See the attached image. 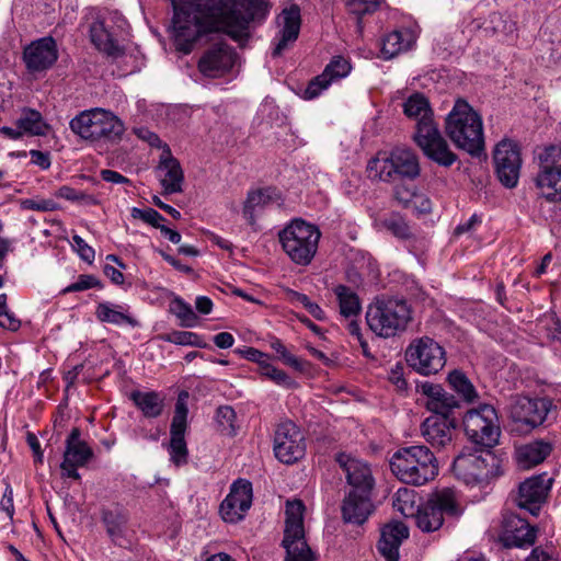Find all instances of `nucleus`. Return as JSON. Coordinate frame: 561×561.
Returning a JSON list of instances; mask_svg holds the SVG:
<instances>
[{"label": "nucleus", "instance_id": "nucleus-1", "mask_svg": "<svg viewBox=\"0 0 561 561\" xmlns=\"http://www.w3.org/2000/svg\"><path fill=\"white\" fill-rule=\"evenodd\" d=\"M272 3L268 0H182L172 19L176 48L188 54L202 37L222 33L244 45L264 23Z\"/></svg>", "mask_w": 561, "mask_h": 561}, {"label": "nucleus", "instance_id": "nucleus-2", "mask_svg": "<svg viewBox=\"0 0 561 561\" xmlns=\"http://www.w3.org/2000/svg\"><path fill=\"white\" fill-rule=\"evenodd\" d=\"M445 133L453 144L472 157L485 150L481 115L463 99L456 100L445 118Z\"/></svg>", "mask_w": 561, "mask_h": 561}, {"label": "nucleus", "instance_id": "nucleus-3", "mask_svg": "<svg viewBox=\"0 0 561 561\" xmlns=\"http://www.w3.org/2000/svg\"><path fill=\"white\" fill-rule=\"evenodd\" d=\"M390 468L400 481L413 485H423L438 473L434 454L423 445L397 450L390 460Z\"/></svg>", "mask_w": 561, "mask_h": 561}, {"label": "nucleus", "instance_id": "nucleus-4", "mask_svg": "<svg viewBox=\"0 0 561 561\" xmlns=\"http://www.w3.org/2000/svg\"><path fill=\"white\" fill-rule=\"evenodd\" d=\"M412 319V311L404 299L393 297L376 298L366 311L369 329L379 337H393L405 331Z\"/></svg>", "mask_w": 561, "mask_h": 561}, {"label": "nucleus", "instance_id": "nucleus-5", "mask_svg": "<svg viewBox=\"0 0 561 561\" xmlns=\"http://www.w3.org/2000/svg\"><path fill=\"white\" fill-rule=\"evenodd\" d=\"M70 129L91 142H116L125 130L123 122L103 108L85 110L69 123Z\"/></svg>", "mask_w": 561, "mask_h": 561}, {"label": "nucleus", "instance_id": "nucleus-6", "mask_svg": "<svg viewBox=\"0 0 561 561\" xmlns=\"http://www.w3.org/2000/svg\"><path fill=\"white\" fill-rule=\"evenodd\" d=\"M278 238L288 257L297 265L307 266L318 251L321 232L312 224L294 219L279 231Z\"/></svg>", "mask_w": 561, "mask_h": 561}, {"label": "nucleus", "instance_id": "nucleus-7", "mask_svg": "<svg viewBox=\"0 0 561 561\" xmlns=\"http://www.w3.org/2000/svg\"><path fill=\"white\" fill-rule=\"evenodd\" d=\"M368 176L382 182L397 179L415 180L421 173L419 158L408 148H396L387 156H377L367 164Z\"/></svg>", "mask_w": 561, "mask_h": 561}, {"label": "nucleus", "instance_id": "nucleus-8", "mask_svg": "<svg viewBox=\"0 0 561 561\" xmlns=\"http://www.w3.org/2000/svg\"><path fill=\"white\" fill-rule=\"evenodd\" d=\"M462 514L458 495L455 490L446 488L434 493L431 499L414 514L416 526L425 533L439 529L444 516L459 517Z\"/></svg>", "mask_w": 561, "mask_h": 561}, {"label": "nucleus", "instance_id": "nucleus-9", "mask_svg": "<svg viewBox=\"0 0 561 561\" xmlns=\"http://www.w3.org/2000/svg\"><path fill=\"white\" fill-rule=\"evenodd\" d=\"M305 506L301 501H288L286 504V519L284 529L283 547L286 549L285 561H316L305 539L304 529Z\"/></svg>", "mask_w": 561, "mask_h": 561}, {"label": "nucleus", "instance_id": "nucleus-10", "mask_svg": "<svg viewBox=\"0 0 561 561\" xmlns=\"http://www.w3.org/2000/svg\"><path fill=\"white\" fill-rule=\"evenodd\" d=\"M468 439L481 448L492 449L499 443L501 427L497 413L491 404L469 410L462 420Z\"/></svg>", "mask_w": 561, "mask_h": 561}, {"label": "nucleus", "instance_id": "nucleus-11", "mask_svg": "<svg viewBox=\"0 0 561 561\" xmlns=\"http://www.w3.org/2000/svg\"><path fill=\"white\" fill-rule=\"evenodd\" d=\"M537 158L539 160L537 187L547 201H561V146H547L537 153Z\"/></svg>", "mask_w": 561, "mask_h": 561}, {"label": "nucleus", "instance_id": "nucleus-12", "mask_svg": "<svg viewBox=\"0 0 561 561\" xmlns=\"http://www.w3.org/2000/svg\"><path fill=\"white\" fill-rule=\"evenodd\" d=\"M410 367L421 375L428 376L440 371L446 365V352L436 341L423 336L413 341L405 351Z\"/></svg>", "mask_w": 561, "mask_h": 561}, {"label": "nucleus", "instance_id": "nucleus-13", "mask_svg": "<svg viewBox=\"0 0 561 561\" xmlns=\"http://www.w3.org/2000/svg\"><path fill=\"white\" fill-rule=\"evenodd\" d=\"M453 468L468 483L481 481L496 474L499 459L491 449L481 448L479 453H461L454 460Z\"/></svg>", "mask_w": 561, "mask_h": 561}, {"label": "nucleus", "instance_id": "nucleus-14", "mask_svg": "<svg viewBox=\"0 0 561 561\" xmlns=\"http://www.w3.org/2000/svg\"><path fill=\"white\" fill-rule=\"evenodd\" d=\"M413 139L424 156L438 165L449 168L456 162L457 154L450 150L436 123L433 125L423 123L415 130Z\"/></svg>", "mask_w": 561, "mask_h": 561}, {"label": "nucleus", "instance_id": "nucleus-15", "mask_svg": "<svg viewBox=\"0 0 561 561\" xmlns=\"http://www.w3.org/2000/svg\"><path fill=\"white\" fill-rule=\"evenodd\" d=\"M493 160L499 181L507 188L515 187L522 168L520 149L517 142L511 139L501 140L494 148Z\"/></svg>", "mask_w": 561, "mask_h": 561}, {"label": "nucleus", "instance_id": "nucleus-16", "mask_svg": "<svg viewBox=\"0 0 561 561\" xmlns=\"http://www.w3.org/2000/svg\"><path fill=\"white\" fill-rule=\"evenodd\" d=\"M187 397L185 391L179 394L170 427L171 438L168 450L171 461L178 467L186 465L188 461V449L185 442L188 414Z\"/></svg>", "mask_w": 561, "mask_h": 561}, {"label": "nucleus", "instance_id": "nucleus-17", "mask_svg": "<svg viewBox=\"0 0 561 561\" xmlns=\"http://www.w3.org/2000/svg\"><path fill=\"white\" fill-rule=\"evenodd\" d=\"M238 60L236 49L225 41L211 44L198 60L199 72L207 78H222L231 72Z\"/></svg>", "mask_w": 561, "mask_h": 561}, {"label": "nucleus", "instance_id": "nucleus-18", "mask_svg": "<svg viewBox=\"0 0 561 561\" xmlns=\"http://www.w3.org/2000/svg\"><path fill=\"white\" fill-rule=\"evenodd\" d=\"M306 450L305 437L299 427L291 421L277 425L274 435V453L284 463H294L304 457Z\"/></svg>", "mask_w": 561, "mask_h": 561}, {"label": "nucleus", "instance_id": "nucleus-19", "mask_svg": "<svg viewBox=\"0 0 561 561\" xmlns=\"http://www.w3.org/2000/svg\"><path fill=\"white\" fill-rule=\"evenodd\" d=\"M553 479L547 473L533 476L523 481L518 486L516 504L537 516L542 504L547 501Z\"/></svg>", "mask_w": 561, "mask_h": 561}, {"label": "nucleus", "instance_id": "nucleus-20", "mask_svg": "<svg viewBox=\"0 0 561 561\" xmlns=\"http://www.w3.org/2000/svg\"><path fill=\"white\" fill-rule=\"evenodd\" d=\"M252 484L248 480L239 479L230 488L229 494L220 504V514L225 522L237 523L244 517L252 504Z\"/></svg>", "mask_w": 561, "mask_h": 561}, {"label": "nucleus", "instance_id": "nucleus-21", "mask_svg": "<svg viewBox=\"0 0 561 561\" xmlns=\"http://www.w3.org/2000/svg\"><path fill=\"white\" fill-rule=\"evenodd\" d=\"M336 462L345 473L350 492H374L375 478L367 462L344 453L336 456Z\"/></svg>", "mask_w": 561, "mask_h": 561}, {"label": "nucleus", "instance_id": "nucleus-22", "mask_svg": "<svg viewBox=\"0 0 561 561\" xmlns=\"http://www.w3.org/2000/svg\"><path fill=\"white\" fill-rule=\"evenodd\" d=\"M57 58L56 41L50 36L32 42L23 51V60L30 72H41L49 69Z\"/></svg>", "mask_w": 561, "mask_h": 561}, {"label": "nucleus", "instance_id": "nucleus-23", "mask_svg": "<svg viewBox=\"0 0 561 561\" xmlns=\"http://www.w3.org/2000/svg\"><path fill=\"white\" fill-rule=\"evenodd\" d=\"M457 423L453 416L432 414L424 420L421 433L434 448H446L451 445Z\"/></svg>", "mask_w": 561, "mask_h": 561}, {"label": "nucleus", "instance_id": "nucleus-24", "mask_svg": "<svg viewBox=\"0 0 561 561\" xmlns=\"http://www.w3.org/2000/svg\"><path fill=\"white\" fill-rule=\"evenodd\" d=\"M351 71V64L342 56L334 57L324 68L323 72L313 78L304 91L305 100H312L327 90L333 80L346 77Z\"/></svg>", "mask_w": 561, "mask_h": 561}, {"label": "nucleus", "instance_id": "nucleus-25", "mask_svg": "<svg viewBox=\"0 0 561 561\" xmlns=\"http://www.w3.org/2000/svg\"><path fill=\"white\" fill-rule=\"evenodd\" d=\"M276 22L279 26V39L273 50V56H280L287 46L299 36L301 25L300 8L296 3L285 7L278 14Z\"/></svg>", "mask_w": 561, "mask_h": 561}, {"label": "nucleus", "instance_id": "nucleus-26", "mask_svg": "<svg viewBox=\"0 0 561 561\" xmlns=\"http://www.w3.org/2000/svg\"><path fill=\"white\" fill-rule=\"evenodd\" d=\"M550 407L547 399L520 398L512 408V417L515 422L537 427L546 421Z\"/></svg>", "mask_w": 561, "mask_h": 561}, {"label": "nucleus", "instance_id": "nucleus-27", "mask_svg": "<svg viewBox=\"0 0 561 561\" xmlns=\"http://www.w3.org/2000/svg\"><path fill=\"white\" fill-rule=\"evenodd\" d=\"M417 389L426 397L425 405L432 414L451 416L453 411L460 407L456 397L448 393L440 385L426 381L420 383Z\"/></svg>", "mask_w": 561, "mask_h": 561}, {"label": "nucleus", "instance_id": "nucleus-28", "mask_svg": "<svg viewBox=\"0 0 561 561\" xmlns=\"http://www.w3.org/2000/svg\"><path fill=\"white\" fill-rule=\"evenodd\" d=\"M373 493L350 492L342 503V518L345 523L363 525L374 512Z\"/></svg>", "mask_w": 561, "mask_h": 561}, {"label": "nucleus", "instance_id": "nucleus-29", "mask_svg": "<svg viewBox=\"0 0 561 561\" xmlns=\"http://www.w3.org/2000/svg\"><path fill=\"white\" fill-rule=\"evenodd\" d=\"M90 38L94 46L108 58L116 60L125 55L117 33L110 28L104 21L96 20L90 26Z\"/></svg>", "mask_w": 561, "mask_h": 561}, {"label": "nucleus", "instance_id": "nucleus-30", "mask_svg": "<svg viewBox=\"0 0 561 561\" xmlns=\"http://www.w3.org/2000/svg\"><path fill=\"white\" fill-rule=\"evenodd\" d=\"M504 531L507 546L527 548L535 543L538 529L526 519L510 515L504 520Z\"/></svg>", "mask_w": 561, "mask_h": 561}, {"label": "nucleus", "instance_id": "nucleus-31", "mask_svg": "<svg viewBox=\"0 0 561 561\" xmlns=\"http://www.w3.org/2000/svg\"><path fill=\"white\" fill-rule=\"evenodd\" d=\"M408 537L409 528L403 523H390L381 529L377 549L386 561H399V548Z\"/></svg>", "mask_w": 561, "mask_h": 561}, {"label": "nucleus", "instance_id": "nucleus-32", "mask_svg": "<svg viewBox=\"0 0 561 561\" xmlns=\"http://www.w3.org/2000/svg\"><path fill=\"white\" fill-rule=\"evenodd\" d=\"M157 171L160 173V183L164 194H175L183 191V170L169 148L162 152Z\"/></svg>", "mask_w": 561, "mask_h": 561}, {"label": "nucleus", "instance_id": "nucleus-33", "mask_svg": "<svg viewBox=\"0 0 561 561\" xmlns=\"http://www.w3.org/2000/svg\"><path fill=\"white\" fill-rule=\"evenodd\" d=\"M552 451L550 442L538 439L517 448L516 459L520 467L529 469L541 463Z\"/></svg>", "mask_w": 561, "mask_h": 561}, {"label": "nucleus", "instance_id": "nucleus-34", "mask_svg": "<svg viewBox=\"0 0 561 561\" xmlns=\"http://www.w3.org/2000/svg\"><path fill=\"white\" fill-rule=\"evenodd\" d=\"M414 44V36L410 30H396L381 39V57L392 59L401 53L409 50Z\"/></svg>", "mask_w": 561, "mask_h": 561}, {"label": "nucleus", "instance_id": "nucleus-35", "mask_svg": "<svg viewBox=\"0 0 561 561\" xmlns=\"http://www.w3.org/2000/svg\"><path fill=\"white\" fill-rule=\"evenodd\" d=\"M81 431L73 427L66 440L64 460L85 466L93 457V450L88 444L80 439Z\"/></svg>", "mask_w": 561, "mask_h": 561}, {"label": "nucleus", "instance_id": "nucleus-36", "mask_svg": "<svg viewBox=\"0 0 561 561\" xmlns=\"http://www.w3.org/2000/svg\"><path fill=\"white\" fill-rule=\"evenodd\" d=\"M403 112L408 117L416 121L415 130L420 128L423 123L428 125L435 124L430 102L421 93H414L408 98L403 103Z\"/></svg>", "mask_w": 561, "mask_h": 561}, {"label": "nucleus", "instance_id": "nucleus-37", "mask_svg": "<svg viewBox=\"0 0 561 561\" xmlns=\"http://www.w3.org/2000/svg\"><path fill=\"white\" fill-rule=\"evenodd\" d=\"M130 399L135 405L141 411L145 417H159L164 409V398L156 391H133Z\"/></svg>", "mask_w": 561, "mask_h": 561}, {"label": "nucleus", "instance_id": "nucleus-38", "mask_svg": "<svg viewBox=\"0 0 561 561\" xmlns=\"http://www.w3.org/2000/svg\"><path fill=\"white\" fill-rule=\"evenodd\" d=\"M128 308L121 305H114L108 301L100 302L95 310V316L101 322L115 325L129 324L136 327L137 320L128 314Z\"/></svg>", "mask_w": 561, "mask_h": 561}, {"label": "nucleus", "instance_id": "nucleus-39", "mask_svg": "<svg viewBox=\"0 0 561 561\" xmlns=\"http://www.w3.org/2000/svg\"><path fill=\"white\" fill-rule=\"evenodd\" d=\"M274 195L275 190L270 187L250 191L248 193L243 205V216L249 225L253 226L255 224L256 214L273 202Z\"/></svg>", "mask_w": 561, "mask_h": 561}, {"label": "nucleus", "instance_id": "nucleus-40", "mask_svg": "<svg viewBox=\"0 0 561 561\" xmlns=\"http://www.w3.org/2000/svg\"><path fill=\"white\" fill-rule=\"evenodd\" d=\"M15 125L21 128L23 135L28 136H45L49 129L42 114L38 111L27 107L22 110L15 121Z\"/></svg>", "mask_w": 561, "mask_h": 561}, {"label": "nucleus", "instance_id": "nucleus-41", "mask_svg": "<svg viewBox=\"0 0 561 561\" xmlns=\"http://www.w3.org/2000/svg\"><path fill=\"white\" fill-rule=\"evenodd\" d=\"M339 301L340 313L345 318L358 316L362 305L358 295L345 285H337L333 289Z\"/></svg>", "mask_w": 561, "mask_h": 561}, {"label": "nucleus", "instance_id": "nucleus-42", "mask_svg": "<svg viewBox=\"0 0 561 561\" xmlns=\"http://www.w3.org/2000/svg\"><path fill=\"white\" fill-rule=\"evenodd\" d=\"M102 519L106 526L107 534L113 540L123 536L128 520L127 513L123 508L117 506L115 508L104 511Z\"/></svg>", "mask_w": 561, "mask_h": 561}, {"label": "nucleus", "instance_id": "nucleus-43", "mask_svg": "<svg viewBox=\"0 0 561 561\" xmlns=\"http://www.w3.org/2000/svg\"><path fill=\"white\" fill-rule=\"evenodd\" d=\"M450 387L467 402H472L478 393L468 377L460 370H453L448 375Z\"/></svg>", "mask_w": 561, "mask_h": 561}, {"label": "nucleus", "instance_id": "nucleus-44", "mask_svg": "<svg viewBox=\"0 0 561 561\" xmlns=\"http://www.w3.org/2000/svg\"><path fill=\"white\" fill-rule=\"evenodd\" d=\"M380 227L389 231L396 238L410 239L412 231L405 219L398 213H392L379 222Z\"/></svg>", "mask_w": 561, "mask_h": 561}, {"label": "nucleus", "instance_id": "nucleus-45", "mask_svg": "<svg viewBox=\"0 0 561 561\" xmlns=\"http://www.w3.org/2000/svg\"><path fill=\"white\" fill-rule=\"evenodd\" d=\"M392 506L404 517H413L416 512L414 491L408 488H400L393 496Z\"/></svg>", "mask_w": 561, "mask_h": 561}, {"label": "nucleus", "instance_id": "nucleus-46", "mask_svg": "<svg viewBox=\"0 0 561 561\" xmlns=\"http://www.w3.org/2000/svg\"><path fill=\"white\" fill-rule=\"evenodd\" d=\"M163 340L176 345H190L203 348L207 346L202 336L190 331H173L165 335Z\"/></svg>", "mask_w": 561, "mask_h": 561}, {"label": "nucleus", "instance_id": "nucleus-47", "mask_svg": "<svg viewBox=\"0 0 561 561\" xmlns=\"http://www.w3.org/2000/svg\"><path fill=\"white\" fill-rule=\"evenodd\" d=\"M173 312L181 320V327L193 328L196 325L197 316L191 305L186 304L183 299L176 298L173 301Z\"/></svg>", "mask_w": 561, "mask_h": 561}, {"label": "nucleus", "instance_id": "nucleus-48", "mask_svg": "<svg viewBox=\"0 0 561 561\" xmlns=\"http://www.w3.org/2000/svg\"><path fill=\"white\" fill-rule=\"evenodd\" d=\"M130 216L134 219H140L144 222H146L154 228H158V229H160V227L162 226V222L165 220V218L160 213H158L156 209L150 208V207L145 208V209L133 207L130 209Z\"/></svg>", "mask_w": 561, "mask_h": 561}, {"label": "nucleus", "instance_id": "nucleus-49", "mask_svg": "<svg viewBox=\"0 0 561 561\" xmlns=\"http://www.w3.org/2000/svg\"><path fill=\"white\" fill-rule=\"evenodd\" d=\"M271 348L275 351L286 365L295 368L296 370H304V363L298 357L289 353L283 342L278 339L271 341Z\"/></svg>", "mask_w": 561, "mask_h": 561}, {"label": "nucleus", "instance_id": "nucleus-50", "mask_svg": "<svg viewBox=\"0 0 561 561\" xmlns=\"http://www.w3.org/2000/svg\"><path fill=\"white\" fill-rule=\"evenodd\" d=\"M260 374L278 386L290 388L295 385V381L284 370L276 368L270 363L262 366Z\"/></svg>", "mask_w": 561, "mask_h": 561}, {"label": "nucleus", "instance_id": "nucleus-51", "mask_svg": "<svg viewBox=\"0 0 561 561\" xmlns=\"http://www.w3.org/2000/svg\"><path fill=\"white\" fill-rule=\"evenodd\" d=\"M378 0H347L346 7L350 13L362 18L366 14H371L379 8Z\"/></svg>", "mask_w": 561, "mask_h": 561}, {"label": "nucleus", "instance_id": "nucleus-52", "mask_svg": "<svg viewBox=\"0 0 561 561\" xmlns=\"http://www.w3.org/2000/svg\"><path fill=\"white\" fill-rule=\"evenodd\" d=\"M107 262H113L118 265L119 268H116L110 264H105L103 267V273L111 279V282L115 285H123L125 282V277L121 270L126 268V264L115 254L106 255Z\"/></svg>", "mask_w": 561, "mask_h": 561}, {"label": "nucleus", "instance_id": "nucleus-53", "mask_svg": "<svg viewBox=\"0 0 561 561\" xmlns=\"http://www.w3.org/2000/svg\"><path fill=\"white\" fill-rule=\"evenodd\" d=\"M102 284L99 278L90 274H81L78 279L62 289V294L83 291L90 288H102Z\"/></svg>", "mask_w": 561, "mask_h": 561}, {"label": "nucleus", "instance_id": "nucleus-54", "mask_svg": "<svg viewBox=\"0 0 561 561\" xmlns=\"http://www.w3.org/2000/svg\"><path fill=\"white\" fill-rule=\"evenodd\" d=\"M20 207L24 210H36L46 213L57 209V204L53 199L24 198L20 201Z\"/></svg>", "mask_w": 561, "mask_h": 561}, {"label": "nucleus", "instance_id": "nucleus-55", "mask_svg": "<svg viewBox=\"0 0 561 561\" xmlns=\"http://www.w3.org/2000/svg\"><path fill=\"white\" fill-rule=\"evenodd\" d=\"M236 412L229 405H222L217 409L216 420L224 427V430H229L230 433L234 432V421H236Z\"/></svg>", "mask_w": 561, "mask_h": 561}, {"label": "nucleus", "instance_id": "nucleus-56", "mask_svg": "<svg viewBox=\"0 0 561 561\" xmlns=\"http://www.w3.org/2000/svg\"><path fill=\"white\" fill-rule=\"evenodd\" d=\"M293 295L313 318L317 320H323L325 318V313L322 308L318 304L312 302L307 295L297 291H293Z\"/></svg>", "mask_w": 561, "mask_h": 561}, {"label": "nucleus", "instance_id": "nucleus-57", "mask_svg": "<svg viewBox=\"0 0 561 561\" xmlns=\"http://www.w3.org/2000/svg\"><path fill=\"white\" fill-rule=\"evenodd\" d=\"M58 196L67 201H82L85 204H94L95 199L91 195H87L69 186H61L58 190Z\"/></svg>", "mask_w": 561, "mask_h": 561}, {"label": "nucleus", "instance_id": "nucleus-58", "mask_svg": "<svg viewBox=\"0 0 561 561\" xmlns=\"http://www.w3.org/2000/svg\"><path fill=\"white\" fill-rule=\"evenodd\" d=\"M73 247L78 252L79 256L88 262L92 263L95 257V251L90 247L80 236H72Z\"/></svg>", "mask_w": 561, "mask_h": 561}, {"label": "nucleus", "instance_id": "nucleus-59", "mask_svg": "<svg viewBox=\"0 0 561 561\" xmlns=\"http://www.w3.org/2000/svg\"><path fill=\"white\" fill-rule=\"evenodd\" d=\"M0 327L10 331H18L21 327V321L13 312L5 309L0 313Z\"/></svg>", "mask_w": 561, "mask_h": 561}, {"label": "nucleus", "instance_id": "nucleus-60", "mask_svg": "<svg viewBox=\"0 0 561 561\" xmlns=\"http://www.w3.org/2000/svg\"><path fill=\"white\" fill-rule=\"evenodd\" d=\"M410 204H412L419 214H428L432 211V202L423 194L414 193Z\"/></svg>", "mask_w": 561, "mask_h": 561}, {"label": "nucleus", "instance_id": "nucleus-61", "mask_svg": "<svg viewBox=\"0 0 561 561\" xmlns=\"http://www.w3.org/2000/svg\"><path fill=\"white\" fill-rule=\"evenodd\" d=\"M0 510L4 511L10 518L14 515L13 490L8 484L0 501Z\"/></svg>", "mask_w": 561, "mask_h": 561}, {"label": "nucleus", "instance_id": "nucleus-62", "mask_svg": "<svg viewBox=\"0 0 561 561\" xmlns=\"http://www.w3.org/2000/svg\"><path fill=\"white\" fill-rule=\"evenodd\" d=\"M100 176L103 181L113 184H128L130 181L117 171L105 169L100 172Z\"/></svg>", "mask_w": 561, "mask_h": 561}, {"label": "nucleus", "instance_id": "nucleus-63", "mask_svg": "<svg viewBox=\"0 0 561 561\" xmlns=\"http://www.w3.org/2000/svg\"><path fill=\"white\" fill-rule=\"evenodd\" d=\"M32 163L38 165L43 170H47L50 167V154L39 150L30 151Z\"/></svg>", "mask_w": 561, "mask_h": 561}, {"label": "nucleus", "instance_id": "nucleus-64", "mask_svg": "<svg viewBox=\"0 0 561 561\" xmlns=\"http://www.w3.org/2000/svg\"><path fill=\"white\" fill-rule=\"evenodd\" d=\"M26 442L34 454L35 462L42 463L44 455L36 435L33 433H27Z\"/></svg>", "mask_w": 561, "mask_h": 561}]
</instances>
